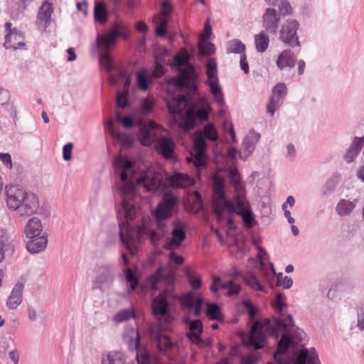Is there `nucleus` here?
Returning <instances> with one entry per match:
<instances>
[{"instance_id":"27","label":"nucleus","mask_w":364,"mask_h":364,"mask_svg":"<svg viewBox=\"0 0 364 364\" xmlns=\"http://www.w3.org/2000/svg\"><path fill=\"white\" fill-rule=\"evenodd\" d=\"M162 182V176L157 173L153 177H150L149 173H147L144 177L138 180L139 183H144V187L147 191H154L157 190Z\"/></svg>"},{"instance_id":"53","label":"nucleus","mask_w":364,"mask_h":364,"mask_svg":"<svg viewBox=\"0 0 364 364\" xmlns=\"http://www.w3.org/2000/svg\"><path fill=\"white\" fill-rule=\"evenodd\" d=\"M198 48L200 53L205 55H211L215 50L213 44L208 42V40H198Z\"/></svg>"},{"instance_id":"47","label":"nucleus","mask_w":364,"mask_h":364,"mask_svg":"<svg viewBox=\"0 0 364 364\" xmlns=\"http://www.w3.org/2000/svg\"><path fill=\"white\" fill-rule=\"evenodd\" d=\"M123 208L125 213V217L127 220H132L135 218L137 208L132 203L123 199Z\"/></svg>"},{"instance_id":"16","label":"nucleus","mask_w":364,"mask_h":364,"mask_svg":"<svg viewBox=\"0 0 364 364\" xmlns=\"http://www.w3.org/2000/svg\"><path fill=\"white\" fill-rule=\"evenodd\" d=\"M259 134L255 132H250L242 142V148L239 156L242 160H247L255 149V146L259 139Z\"/></svg>"},{"instance_id":"51","label":"nucleus","mask_w":364,"mask_h":364,"mask_svg":"<svg viewBox=\"0 0 364 364\" xmlns=\"http://www.w3.org/2000/svg\"><path fill=\"white\" fill-rule=\"evenodd\" d=\"M124 274L127 281L130 284V290L129 291V293L131 294L136 290L139 284V279L134 274L132 270L129 267L127 268Z\"/></svg>"},{"instance_id":"59","label":"nucleus","mask_w":364,"mask_h":364,"mask_svg":"<svg viewBox=\"0 0 364 364\" xmlns=\"http://www.w3.org/2000/svg\"><path fill=\"white\" fill-rule=\"evenodd\" d=\"M121 189L122 193L124 196V198L127 199V197L132 196L134 194L135 191V186L133 183L127 181L124 183Z\"/></svg>"},{"instance_id":"6","label":"nucleus","mask_w":364,"mask_h":364,"mask_svg":"<svg viewBox=\"0 0 364 364\" xmlns=\"http://www.w3.org/2000/svg\"><path fill=\"white\" fill-rule=\"evenodd\" d=\"M177 203L178 199L176 196L170 193L165 194L161 203L157 205L155 212L156 219L159 222L169 218Z\"/></svg>"},{"instance_id":"48","label":"nucleus","mask_w":364,"mask_h":364,"mask_svg":"<svg viewBox=\"0 0 364 364\" xmlns=\"http://www.w3.org/2000/svg\"><path fill=\"white\" fill-rule=\"evenodd\" d=\"M119 235L122 243L125 245L127 249H130L129 238L132 237L131 234V228L129 225H122L119 224Z\"/></svg>"},{"instance_id":"3","label":"nucleus","mask_w":364,"mask_h":364,"mask_svg":"<svg viewBox=\"0 0 364 364\" xmlns=\"http://www.w3.org/2000/svg\"><path fill=\"white\" fill-rule=\"evenodd\" d=\"M127 342L130 350H136L137 364H159V358L156 355L150 354L146 350H138L140 347L139 335L134 328L130 331V336Z\"/></svg>"},{"instance_id":"7","label":"nucleus","mask_w":364,"mask_h":364,"mask_svg":"<svg viewBox=\"0 0 364 364\" xmlns=\"http://www.w3.org/2000/svg\"><path fill=\"white\" fill-rule=\"evenodd\" d=\"M183 322L188 326L189 331L186 333L190 341L199 347H203L204 342L201 339L203 333V323L200 320H191L188 317H185Z\"/></svg>"},{"instance_id":"14","label":"nucleus","mask_w":364,"mask_h":364,"mask_svg":"<svg viewBox=\"0 0 364 364\" xmlns=\"http://www.w3.org/2000/svg\"><path fill=\"white\" fill-rule=\"evenodd\" d=\"M226 289V296H231L237 294L240 291V286L230 280L227 282H223L218 277H213V284L210 290L213 293L216 294L218 289Z\"/></svg>"},{"instance_id":"57","label":"nucleus","mask_w":364,"mask_h":364,"mask_svg":"<svg viewBox=\"0 0 364 364\" xmlns=\"http://www.w3.org/2000/svg\"><path fill=\"white\" fill-rule=\"evenodd\" d=\"M100 63L104 68L111 70L112 67V59L107 51H102L100 55Z\"/></svg>"},{"instance_id":"11","label":"nucleus","mask_w":364,"mask_h":364,"mask_svg":"<svg viewBox=\"0 0 364 364\" xmlns=\"http://www.w3.org/2000/svg\"><path fill=\"white\" fill-rule=\"evenodd\" d=\"M286 94L287 87L285 84L278 83L274 86L272 90V96L267 105V111L271 116L274 114L275 108L281 105L282 100Z\"/></svg>"},{"instance_id":"40","label":"nucleus","mask_w":364,"mask_h":364,"mask_svg":"<svg viewBox=\"0 0 364 364\" xmlns=\"http://www.w3.org/2000/svg\"><path fill=\"white\" fill-rule=\"evenodd\" d=\"M355 208L353 202L341 199L337 204L336 212L341 216L349 215Z\"/></svg>"},{"instance_id":"54","label":"nucleus","mask_w":364,"mask_h":364,"mask_svg":"<svg viewBox=\"0 0 364 364\" xmlns=\"http://www.w3.org/2000/svg\"><path fill=\"white\" fill-rule=\"evenodd\" d=\"M187 161H193L194 166L199 168L205 164V153L195 152V155L191 158H187Z\"/></svg>"},{"instance_id":"24","label":"nucleus","mask_w":364,"mask_h":364,"mask_svg":"<svg viewBox=\"0 0 364 364\" xmlns=\"http://www.w3.org/2000/svg\"><path fill=\"white\" fill-rule=\"evenodd\" d=\"M43 226L40 219L33 217L31 218L25 227V234L28 238H34L41 236Z\"/></svg>"},{"instance_id":"29","label":"nucleus","mask_w":364,"mask_h":364,"mask_svg":"<svg viewBox=\"0 0 364 364\" xmlns=\"http://www.w3.org/2000/svg\"><path fill=\"white\" fill-rule=\"evenodd\" d=\"M31 240L27 242V250L31 253H38L43 251L47 246L48 237L45 234L38 236Z\"/></svg>"},{"instance_id":"8","label":"nucleus","mask_w":364,"mask_h":364,"mask_svg":"<svg viewBox=\"0 0 364 364\" xmlns=\"http://www.w3.org/2000/svg\"><path fill=\"white\" fill-rule=\"evenodd\" d=\"M264 326L259 321H255L251 328L249 336V344L255 349L264 347L266 336L264 334Z\"/></svg>"},{"instance_id":"10","label":"nucleus","mask_w":364,"mask_h":364,"mask_svg":"<svg viewBox=\"0 0 364 364\" xmlns=\"http://www.w3.org/2000/svg\"><path fill=\"white\" fill-rule=\"evenodd\" d=\"M162 127L154 121L150 120L147 126L141 127L138 133V139L141 144L150 146L154 141L155 131H161Z\"/></svg>"},{"instance_id":"63","label":"nucleus","mask_w":364,"mask_h":364,"mask_svg":"<svg viewBox=\"0 0 364 364\" xmlns=\"http://www.w3.org/2000/svg\"><path fill=\"white\" fill-rule=\"evenodd\" d=\"M154 107V102L151 100L146 98L143 100L141 104V112L143 114L150 113Z\"/></svg>"},{"instance_id":"55","label":"nucleus","mask_w":364,"mask_h":364,"mask_svg":"<svg viewBox=\"0 0 364 364\" xmlns=\"http://www.w3.org/2000/svg\"><path fill=\"white\" fill-rule=\"evenodd\" d=\"M277 284L278 286L283 287L285 289H289L292 286L293 281L290 277L284 276L282 273H279L277 275Z\"/></svg>"},{"instance_id":"61","label":"nucleus","mask_w":364,"mask_h":364,"mask_svg":"<svg viewBox=\"0 0 364 364\" xmlns=\"http://www.w3.org/2000/svg\"><path fill=\"white\" fill-rule=\"evenodd\" d=\"M190 200H192L193 203L194 208L196 210L201 209L202 208V198L200 193L198 191H195L193 193V195L190 197Z\"/></svg>"},{"instance_id":"56","label":"nucleus","mask_w":364,"mask_h":364,"mask_svg":"<svg viewBox=\"0 0 364 364\" xmlns=\"http://www.w3.org/2000/svg\"><path fill=\"white\" fill-rule=\"evenodd\" d=\"M279 12L283 16H288L291 14L292 8L290 4L287 0H279V4H277Z\"/></svg>"},{"instance_id":"28","label":"nucleus","mask_w":364,"mask_h":364,"mask_svg":"<svg viewBox=\"0 0 364 364\" xmlns=\"http://www.w3.org/2000/svg\"><path fill=\"white\" fill-rule=\"evenodd\" d=\"M168 302L164 295L159 294L153 299L152 309L155 316L158 317L166 316L168 311ZM158 318L159 319V318Z\"/></svg>"},{"instance_id":"33","label":"nucleus","mask_w":364,"mask_h":364,"mask_svg":"<svg viewBox=\"0 0 364 364\" xmlns=\"http://www.w3.org/2000/svg\"><path fill=\"white\" fill-rule=\"evenodd\" d=\"M152 79L147 70L142 68L136 73V81L138 87L142 91H146Z\"/></svg>"},{"instance_id":"30","label":"nucleus","mask_w":364,"mask_h":364,"mask_svg":"<svg viewBox=\"0 0 364 364\" xmlns=\"http://www.w3.org/2000/svg\"><path fill=\"white\" fill-rule=\"evenodd\" d=\"M173 277V274L171 273H168L167 275L164 274V268L162 266H159L156 272L150 275L146 279V284L151 289H156L158 284L163 279L168 281L171 279Z\"/></svg>"},{"instance_id":"5","label":"nucleus","mask_w":364,"mask_h":364,"mask_svg":"<svg viewBox=\"0 0 364 364\" xmlns=\"http://www.w3.org/2000/svg\"><path fill=\"white\" fill-rule=\"evenodd\" d=\"M299 27V24L296 20H287L282 25L279 38L285 44L291 47L299 46L296 31Z\"/></svg>"},{"instance_id":"36","label":"nucleus","mask_w":364,"mask_h":364,"mask_svg":"<svg viewBox=\"0 0 364 364\" xmlns=\"http://www.w3.org/2000/svg\"><path fill=\"white\" fill-rule=\"evenodd\" d=\"M135 317V310L133 307H132L129 309H122L116 313L112 318V321L115 323H119L127 321L131 318H134Z\"/></svg>"},{"instance_id":"17","label":"nucleus","mask_w":364,"mask_h":364,"mask_svg":"<svg viewBox=\"0 0 364 364\" xmlns=\"http://www.w3.org/2000/svg\"><path fill=\"white\" fill-rule=\"evenodd\" d=\"M175 145L173 141L166 136H161L157 140V151L166 159H175L174 156Z\"/></svg>"},{"instance_id":"20","label":"nucleus","mask_w":364,"mask_h":364,"mask_svg":"<svg viewBox=\"0 0 364 364\" xmlns=\"http://www.w3.org/2000/svg\"><path fill=\"white\" fill-rule=\"evenodd\" d=\"M24 46V36L16 28H14V32L6 33L4 43L6 48L16 50Z\"/></svg>"},{"instance_id":"41","label":"nucleus","mask_w":364,"mask_h":364,"mask_svg":"<svg viewBox=\"0 0 364 364\" xmlns=\"http://www.w3.org/2000/svg\"><path fill=\"white\" fill-rule=\"evenodd\" d=\"M269 42V36L264 31H261L255 37V47L259 52H264L268 47Z\"/></svg>"},{"instance_id":"39","label":"nucleus","mask_w":364,"mask_h":364,"mask_svg":"<svg viewBox=\"0 0 364 364\" xmlns=\"http://www.w3.org/2000/svg\"><path fill=\"white\" fill-rule=\"evenodd\" d=\"M185 273L187 277V279L194 290L199 289L201 287V279L198 274L196 272L191 270L189 267L186 268Z\"/></svg>"},{"instance_id":"1","label":"nucleus","mask_w":364,"mask_h":364,"mask_svg":"<svg viewBox=\"0 0 364 364\" xmlns=\"http://www.w3.org/2000/svg\"><path fill=\"white\" fill-rule=\"evenodd\" d=\"M213 206L215 213L220 220L223 213H236L240 215L245 227L250 228L255 225L254 214L250 209L249 202L242 195H238L232 200H228L225 197L224 180L222 177L215 174L213 178Z\"/></svg>"},{"instance_id":"44","label":"nucleus","mask_w":364,"mask_h":364,"mask_svg":"<svg viewBox=\"0 0 364 364\" xmlns=\"http://www.w3.org/2000/svg\"><path fill=\"white\" fill-rule=\"evenodd\" d=\"M110 30H114L115 37H122L126 39L129 36L130 29L129 28L122 23H117L114 26H112Z\"/></svg>"},{"instance_id":"37","label":"nucleus","mask_w":364,"mask_h":364,"mask_svg":"<svg viewBox=\"0 0 364 364\" xmlns=\"http://www.w3.org/2000/svg\"><path fill=\"white\" fill-rule=\"evenodd\" d=\"M114 276L109 268L101 267L98 270V276L96 282L101 287L106 284H109L113 281Z\"/></svg>"},{"instance_id":"45","label":"nucleus","mask_w":364,"mask_h":364,"mask_svg":"<svg viewBox=\"0 0 364 364\" xmlns=\"http://www.w3.org/2000/svg\"><path fill=\"white\" fill-rule=\"evenodd\" d=\"M245 46L239 40L234 39L228 42L227 51L228 53H245Z\"/></svg>"},{"instance_id":"12","label":"nucleus","mask_w":364,"mask_h":364,"mask_svg":"<svg viewBox=\"0 0 364 364\" xmlns=\"http://www.w3.org/2000/svg\"><path fill=\"white\" fill-rule=\"evenodd\" d=\"M24 286L25 282L23 279H21L14 287L6 302V306L9 309H16L21 304L23 301Z\"/></svg>"},{"instance_id":"19","label":"nucleus","mask_w":364,"mask_h":364,"mask_svg":"<svg viewBox=\"0 0 364 364\" xmlns=\"http://www.w3.org/2000/svg\"><path fill=\"white\" fill-rule=\"evenodd\" d=\"M263 26L269 32L276 33L279 16L274 9H267L262 16Z\"/></svg>"},{"instance_id":"43","label":"nucleus","mask_w":364,"mask_h":364,"mask_svg":"<svg viewBox=\"0 0 364 364\" xmlns=\"http://www.w3.org/2000/svg\"><path fill=\"white\" fill-rule=\"evenodd\" d=\"M244 281L246 284L250 286L252 289L257 291H264V287H262L255 275L252 272H247L244 276Z\"/></svg>"},{"instance_id":"23","label":"nucleus","mask_w":364,"mask_h":364,"mask_svg":"<svg viewBox=\"0 0 364 364\" xmlns=\"http://www.w3.org/2000/svg\"><path fill=\"white\" fill-rule=\"evenodd\" d=\"M188 105V99L183 95H178L176 97L172 98L168 102V108L171 114H181L183 109Z\"/></svg>"},{"instance_id":"21","label":"nucleus","mask_w":364,"mask_h":364,"mask_svg":"<svg viewBox=\"0 0 364 364\" xmlns=\"http://www.w3.org/2000/svg\"><path fill=\"white\" fill-rule=\"evenodd\" d=\"M183 305L191 309L194 308V316H198L201 311L203 300L201 297H196L193 292H188L181 299Z\"/></svg>"},{"instance_id":"25","label":"nucleus","mask_w":364,"mask_h":364,"mask_svg":"<svg viewBox=\"0 0 364 364\" xmlns=\"http://www.w3.org/2000/svg\"><path fill=\"white\" fill-rule=\"evenodd\" d=\"M295 63L296 58L290 50H284L281 52L276 61L277 68L281 70L293 68Z\"/></svg>"},{"instance_id":"35","label":"nucleus","mask_w":364,"mask_h":364,"mask_svg":"<svg viewBox=\"0 0 364 364\" xmlns=\"http://www.w3.org/2000/svg\"><path fill=\"white\" fill-rule=\"evenodd\" d=\"M155 341L159 351L168 353L174 348V344L170 338L164 335L159 334L156 336Z\"/></svg>"},{"instance_id":"64","label":"nucleus","mask_w":364,"mask_h":364,"mask_svg":"<svg viewBox=\"0 0 364 364\" xmlns=\"http://www.w3.org/2000/svg\"><path fill=\"white\" fill-rule=\"evenodd\" d=\"M286 298L284 294L279 293L277 294L276 301L274 303L275 308L279 311H282L285 306Z\"/></svg>"},{"instance_id":"38","label":"nucleus","mask_w":364,"mask_h":364,"mask_svg":"<svg viewBox=\"0 0 364 364\" xmlns=\"http://www.w3.org/2000/svg\"><path fill=\"white\" fill-rule=\"evenodd\" d=\"M153 22L157 25L155 32L158 36L163 37L167 31L168 18L161 15H155L153 18Z\"/></svg>"},{"instance_id":"2","label":"nucleus","mask_w":364,"mask_h":364,"mask_svg":"<svg viewBox=\"0 0 364 364\" xmlns=\"http://www.w3.org/2000/svg\"><path fill=\"white\" fill-rule=\"evenodd\" d=\"M4 191L7 208L19 216H31L38 211L39 200L34 193L15 185H6Z\"/></svg>"},{"instance_id":"52","label":"nucleus","mask_w":364,"mask_h":364,"mask_svg":"<svg viewBox=\"0 0 364 364\" xmlns=\"http://www.w3.org/2000/svg\"><path fill=\"white\" fill-rule=\"evenodd\" d=\"M202 135L212 141H215L218 138V132L213 124L205 126Z\"/></svg>"},{"instance_id":"62","label":"nucleus","mask_w":364,"mask_h":364,"mask_svg":"<svg viewBox=\"0 0 364 364\" xmlns=\"http://www.w3.org/2000/svg\"><path fill=\"white\" fill-rule=\"evenodd\" d=\"M229 176L231 181L237 189L240 183V177L237 170L236 168H230Z\"/></svg>"},{"instance_id":"50","label":"nucleus","mask_w":364,"mask_h":364,"mask_svg":"<svg viewBox=\"0 0 364 364\" xmlns=\"http://www.w3.org/2000/svg\"><path fill=\"white\" fill-rule=\"evenodd\" d=\"M194 151L205 153L206 151V142L204 136L201 133L196 134L193 140Z\"/></svg>"},{"instance_id":"15","label":"nucleus","mask_w":364,"mask_h":364,"mask_svg":"<svg viewBox=\"0 0 364 364\" xmlns=\"http://www.w3.org/2000/svg\"><path fill=\"white\" fill-rule=\"evenodd\" d=\"M194 77V68L191 64H188L185 68L181 70L178 76L176 79V83L179 87L196 89V85L193 84Z\"/></svg>"},{"instance_id":"4","label":"nucleus","mask_w":364,"mask_h":364,"mask_svg":"<svg viewBox=\"0 0 364 364\" xmlns=\"http://www.w3.org/2000/svg\"><path fill=\"white\" fill-rule=\"evenodd\" d=\"M217 63L215 60L210 59L207 63L206 75L208 77L207 84L209 85L212 95L215 100L221 104L223 102V95L219 85V80L217 76Z\"/></svg>"},{"instance_id":"26","label":"nucleus","mask_w":364,"mask_h":364,"mask_svg":"<svg viewBox=\"0 0 364 364\" xmlns=\"http://www.w3.org/2000/svg\"><path fill=\"white\" fill-rule=\"evenodd\" d=\"M115 32L114 30L109 29L107 33L97 36V45L103 51L108 52L109 48L115 46L117 41Z\"/></svg>"},{"instance_id":"46","label":"nucleus","mask_w":364,"mask_h":364,"mask_svg":"<svg viewBox=\"0 0 364 364\" xmlns=\"http://www.w3.org/2000/svg\"><path fill=\"white\" fill-rule=\"evenodd\" d=\"M189 60V53L185 48H181L174 57V61L176 66L181 67L185 65V67L189 64L188 63Z\"/></svg>"},{"instance_id":"18","label":"nucleus","mask_w":364,"mask_h":364,"mask_svg":"<svg viewBox=\"0 0 364 364\" xmlns=\"http://www.w3.org/2000/svg\"><path fill=\"white\" fill-rule=\"evenodd\" d=\"M113 166L121 181H126L128 178L127 172L132 168L133 163L122 156H118L114 159Z\"/></svg>"},{"instance_id":"13","label":"nucleus","mask_w":364,"mask_h":364,"mask_svg":"<svg viewBox=\"0 0 364 364\" xmlns=\"http://www.w3.org/2000/svg\"><path fill=\"white\" fill-rule=\"evenodd\" d=\"M53 11L52 4L45 1L39 9L36 23L40 30L45 31L50 23L51 14Z\"/></svg>"},{"instance_id":"22","label":"nucleus","mask_w":364,"mask_h":364,"mask_svg":"<svg viewBox=\"0 0 364 364\" xmlns=\"http://www.w3.org/2000/svg\"><path fill=\"white\" fill-rule=\"evenodd\" d=\"M168 183L173 188H187L193 186L195 181L186 174L175 173L169 177Z\"/></svg>"},{"instance_id":"58","label":"nucleus","mask_w":364,"mask_h":364,"mask_svg":"<svg viewBox=\"0 0 364 364\" xmlns=\"http://www.w3.org/2000/svg\"><path fill=\"white\" fill-rule=\"evenodd\" d=\"M127 90L125 92H118L116 97V102L118 107L124 108L127 105Z\"/></svg>"},{"instance_id":"32","label":"nucleus","mask_w":364,"mask_h":364,"mask_svg":"<svg viewBox=\"0 0 364 364\" xmlns=\"http://www.w3.org/2000/svg\"><path fill=\"white\" fill-rule=\"evenodd\" d=\"M94 17L95 20L100 24L107 23L108 20V11L103 1L95 2Z\"/></svg>"},{"instance_id":"9","label":"nucleus","mask_w":364,"mask_h":364,"mask_svg":"<svg viewBox=\"0 0 364 364\" xmlns=\"http://www.w3.org/2000/svg\"><path fill=\"white\" fill-rule=\"evenodd\" d=\"M173 228L171 231V238L167 241L166 245V248L168 250L178 248L186 238V232L183 223L177 220L173 222Z\"/></svg>"},{"instance_id":"49","label":"nucleus","mask_w":364,"mask_h":364,"mask_svg":"<svg viewBox=\"0 0 364 364\" xmlns=\"http://www.w3.org/2000/svg\"><path fill=\"white\" fill-rule=\"evenodd\" d=\"M290 343V337L287 335H283L278 343L277 353L274 355L275 360H277L279 354L286 353Z\"/></svg>"},{"instance_id":"31","label":"nucleus","mask_w":364,"mask_h":364,"mask_svg":"<svg viewBox=\"0 0 364 364\" xmlns=\"http://www.w3.org/2000/svg\"><path fill=\"white\" fill-rule=\"evenodd\" d=\"M181 121L179 122L178 126L183 129L188 131L194 128L196 125V112L193 109L189 108L186 114H180Z\"/></svg>"},{"instance_id":"42","label":"nucleus","mask_w":364,"mask_h":364,"mask_svg":"<svg viewBox=\"0 0 364 364\" xmlns=\"http://www.w3.org/2000/svg\"><path fill=\"white\" fill-rule=\"evenodd\" d=\"M206 315L210 320L223 321V316L218 306L215 304H208Z\"/></svg>"},{"instance_id":"34","label":"nucleus","mask_w":364,"mask_h":364,"mask_svg":"<svg viewBox=\"0 0 364 364\" xmlns=\"http://www.w3.org/2000/svg\"><path fill=\"white\" fill-rule=\"evenodd\" d=\"M125 356L119 351H110L102 355V364H124Z\"/></svg>"},{"instance_id":"60","label":"nucleus","mask_w":364,"mask_h":364,"mask_svg":"<svg viewBox=\"0 0 364 364\" xmlns=\"http://www.w3.org/2000/svg\"><path fill=\"white\" fill-rule=\"evenodd\" d=\"M309 353V350H307L306 348L301 350L294 360V364H306Z\"/></svg>"}]
</instances>
